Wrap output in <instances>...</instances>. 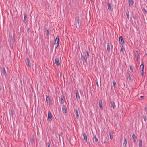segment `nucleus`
Instances as JSON below:
<instances>
[{
	"mask_svg": "<svg viewBox=\"0 0 147 147\" xmlns=\"http://www.w3.org/2000/svg\"><path fill=\"white\" fill-rule=\"evenodd\" d=\"M55 63L57 66L60 65L59 61L58 58H55Z\"/></svg>",
	"mask_w": 147,
	"mask_h": 147,
	"instance_id": "4",
	"label": "nucleus"
},
{
	"mask_svg": "<svg viewBox=\"0 0 147 147\" xmlns=\"http://www.w3.org/2000/svg\"><path fill=\"white\" fill-rule=\"evenodd\" d=\"M145 110L146 112H147V107H146L145 108Z\"/></svg>",
	"mask_w": 147,
	"mask_h": 147,
	"instance_id": "41",
	"label": "nucleus"
},
{
	"mask_svg": "<svg viewBox=\"0 0 147 147\" xmlns=\"http://www.w3.org/2000/svg\"><path fill=\"white\" fill-rule=\"evenodd\" d=\"M110 103L111 107H113V109H115L116 108V107L114 102L113 101H111Z\"/></svg>",
	"mask_w": 147,
	"mask_h": 147,
	"instance_id": "7",
	"label": "nucleus"
},
{
	"mask_svg": "<svg viewBox=\"0 0 147 147\" xmlns=\"http://www.w3.org/2000/svg\"><path fill=\"white\" fill-rule=\"evenodd\" d=\"M78 23H79V19H78Z\"/></svg>",
	"mask_w": 147,
	"mask_h": 147,
	"instance_id": "44",
	"label": "nucleus"
},
{
	"mask_svg": "<svg viewBox=\"0 0 147 147\" xmlns=\"http://www.w3.org/2000/svg\"><path fill=\"white\" fill-rule=\"evenodd\" d=\"M89 56V52L88 51H86V57L87 58H88Z\"/></svg>",
	"mask_w": 147,
	"mask_h": 147,
	"instance_id": "27",
	"label": "nucleus"
},
{
	"mask_svg": "<svg viewBox=\"0 0 147 147\" xmlns=\"http://www.w3.org/2000/svg\"><path fill=\"white\" fill-rule=\"evenodd\" d=\"M27 18V16L26 14H24V22H25V20H26Z\"/></svg>",
	"mask_w": 147,
	"mask_h": 147,
	"instance_id": "26",
	"label": "nucleus"
},
{
	"mask_svg": "<svg viewBox=\"0 0 147 147\" xmlns=\"http://www.w3.org/2000/svg\"><path fill=\"white\" fill-rule=\"evenodd\" d=\"M128 78L129 80H131V78L130 75L128 76Z\"/></svg>",
	"mask_w": 147,
	"mask_h": 147,
	"instance_id": "38",
	"label": "nucleus"
},
{
	"mask_svg": "<svg viewBox=\"0 0 147 147\" xmlns=\"http://www.w3.org/2000/svg\"><path fill=\"white\" fill-rule=\"evenodd\" d=\"M82 58H83V63H87V57L86 58V56L83 55L82 56Z\"/></svg>",
	"mask_w": 147,
	"mask_h": 147,
	"instance_id": "10",
	"label": "nucleus"
},
{
	"mask_svg": "<svg viewBox=\"0 0 147 147\" xmlns=\"http://www.w3.org/2000/svg\"><path fill=\"white\" fill-rule=\"evenodd\" d=\"M96 84H97V86L98 87L99 86V85H98V82H96Z\"/></svg>",
	"mask_w": 147,
	"mask_h": 147,
	"instance_id": "42",
	"label": "nucleus"
},
{
	"mask_svg": "<svg viewBox=\"0 0 147 147\" xmlns=\"http://www.w3.org/2000/svg\"><path fill=\"white\" fill-rule=\"evenodd\" d=\"M142 140H140L139 143V147H142Z\"/></svg>",
	"mask_w": 147,
	"mask_h": 147,
	"instance_id": "24",
	"label": "nucleus"
},
{
	"mask_svg": "<svg viewBox=\"0 0 147 147\" xmlns=\"http://www.w3.org/2000/svg\"><path fill=\"white\" fill-rule=\"evenodd\" d=\"M48 119L49 121H51L52 120V117L51 114L50 112H49L48 113Z\"/></svg>",
	"mask_w": 147,
	"mask_h": 147,
	"instance_id": "2",
	"label": "nucleus"
},
{
	"mask_svg": "<svg viewBox=\"0 0 147 147\" xmlns=\"http://www.w3.org/2000/svg\"><path fill=\"white\" fill-rule=\"evenodd\" d=\"M107 49L108 51V52H109L110 51V44L109 43H107Z\"/></svg>",
	"mask_w": 147,
	"mask_h": 147,
	"instance_id": "17",
	"label": "nucleus"
},
{
	"mask_svg": "<svg viewBox=\"0 0 147 147\" xmlns=\"http://www.w3.org/2000/svg\"><path fill=\"white\" fill-rule=\"evenodd\" d=\"M144 68V65L143 64V62H142V64L140 66V69H142V71H143Z\"/></svg>",
	"mask_w": 147,
	"mask_h": 147,
	"instance_id": "21",
	"label": "nucleus"
},
{
	"mask_svg": "<svg viewBox=\"0 0 147 147\" xmlns=\"http://www.w3.org/2000/svg\"><path fill=\"white\" fill-rule=\"evenodd\" d=\"M132 138L133 139V141L134 142H135L136 139V135L134 134H133L132 135Z\"/></svg>",
	"mask_w": 147,
	"mask_h": 147,
	"instance_id": "20",
	"label": "nucleus"
},
{
	"mask_svg": "<svg viewBox=\"0 0 147 147\" xmlns=\"http://www.w3.org/2000/svg\"><path fill=\"white\" fill-rule=\"evenodd\" d=\"M127 143L126 139L125 137L124 138V141L123 143V146L124 147H126Z\"/></svg>",
	"mask_w": 147,
	"mask_h": 147,
	"instance_id": "11",
	"label": "nucleus"
},
{
	"mask_svg": "<svg viewBox=\"0 0 147 147\" xmlns=\"http://www.w3.org/2000/svg\"><path fill=\"white\" fill-rule=\"evenodd\" d=\"M113 86L114 87H115V86L116 85V82L115 81H113Z\"/></svg>",
	"mask_w": 147,
	"mask_h": 147,
	"instance_id": "30",
	"label": "nucleus"
},
{
	"mask_svg": "<svg viewBox=\"0 0 147 147\" xmlns=\"http://www.w3.org/2000/svg\"><path fill=\"white\" fill-rule=\"evenodd\" d=\"M62 111L63 113H65V114H67V110L65 105H63L62 107Z\"/></svg>",
	"mask_w": 147,
	"mask_h": 147,
	"instance_id": "1",
	"label": "nucleus"
},
{
	"mask_svg": "<svg viewBox=\"0 0 147 147\" xmlns=\"http://www.w3.org/2000/svg\"><path fill=\"white\" fill-rule=\"evenodd\" d=\"M140 98H144V96H141Z\"/></svg>",
	"mask_w": 147,
	"mask_h": 147,
	"instance_id": "43",
	"label": "nucleus"
},
{
	"mask_svg": "<svg viewBox=\"0 0 147 147\" xmlns=\"http://www.w3.org/2000/svg\"><path fill=\"white\" fill-rule=\"evenodd\" d=\"M65 101V100L64 97L63 96H61V103L63 104L64 103Z\"/></svg>",
	"mask_w": 147,
	"mask_h": 147,
	"instance_id": "13",
	"label": "nucleus"
},
{
	"mask_svg": "<svg viewBox=\"0 0 147 147\" xmlns=\"http://www.w3.org/2000/svg\"><path fill=\"white\" fill-rule=\"evenodd\" d=\"M83 136L84 137V139L85 142H87V136L86 134L85 133H83Z\"/></svg>",
	"mask_w": 147,
	"mask_h": 147,
	"instance_id": "8",
	"label": "nucleus"
},
{
	"mask_svg": "<svg viewBox=\"0 0 147 147\" xmlns=\"http://www.w3.org/2000/svg\"><path fill=\"white\" fill-rule=\"evenodd\" d=\"M75 111L76 113V115L77 118H78L79 117V114L78 111L77 109H76L75 110Z\"/></svg>",
	"mask_w": 147,
	"mask_h": 147,
	"instance_id": "14",
	"label": "nucleus"
},
{
	"mask_svg": "<svg viewBox=\"0 0 147 147\" xmlns=\"http://www.w3.org/2000/svg\"><path fill=\"white\" fill-rule=\"evenodd\" d=\"M47 35H49V30H47Z\"/></svg>",
	"mask_w": 147,
	"mask_h": 147,
	"instance_id": "37",
	"label": "nucleus"
},
{
	"mask_svg": "<svg viewBox=\"0 0 147 147\" xmlns=\"http://www.w3.org/2000/svg\"><path fill=\"white\" fill-rule=\"evenodd\" d=\"M2 70L3 72V74L5 76H6L7 75V74L5 69V68L4 67L2 68Z\"/></svg>",
	"mask_w": 147,
	"mask_h": 147,
	"instance_id": "16",
	"label": "nucleus"
},
{
	"mask_svg": "<svg viewBox=\"0 0 147 147\" xmlns=\"http://www.w3.org/2000/svg\"><path fill=\"white\" fill-rule=\"evenodd\" d=\"M59 37L58 36H57L56 38L55 39V43L56 44H59Z\"/></svg>",
	"mask_w": 147,
	"mask_h": 147,
	"instance_id": "9",
	"label": "nucleus"
},
{
	"mask_svg": "<svg viewBox=\"0 0 147 147\" xmlns=\"http://www.w3.org/2000/svg\"><path fill=\"white\" fill-rule=\"evenodd\" d=\"M143 10L144 11L145 13H147V11L144 8H143Z\"/></svg>",
	"mask_w": 147,
	"mask_h": 147,
	"instance_id": "35",
	"label": "nucleus"
},
{
	"mask_svg": "<svg viewBox=\"0 0 147 147\" xmlns=\"http://www.w3.org/2000/svg\"><path fill=\"white\" fill-rule=\"evenodd\" d=\"M119 41L120 43H121V44H124L125 43V42L123 40V38L122 36H120L119 37Z\"/></svg>",
	"mask_w": 147,
	"mask_h": 147,
	"instance_id": "3",
	"label": "nucleus"
},
{
	"mask_svg": "<svg viewBox=\"0 0 147 147\" xmlns=\"http://www.w3.org/2000/svg\"><path fill=\"white\" fill-rule=\"evenodd\" d=\"M130 68L131 72H133V70L132 67L131 66H130Z\"/></svg>",
	"mask_w": 147,
	"mask_h": 147,
	"instance_id": "34",
	"label": "nucleus"
},
{
	"mask_svg": "<svg viewBox=\"0 0 147 147\" xmlns=\"http://www.w3.org/2000/svg\"><path fill=\"white\" fill-rule=\"evenodd\" d=\"M47 144H48V147H50V144L49 143H48Z\"/></svg>",
	"mask_w": 147,
	"mask_h": 147,
	"instance_id": "39",
	"label": "nucleus"
},
{
	"mask_svg": "<svg viewBox=\"0 0 147 147\" xmlns=\"http://www.w3.org/2000/svg\"><path fill=\"white\" fill-rule=\"evenodd\" d=\"M129 6L131 7H132L133 6V0H129Z\"/></svg>",
	"mask_w": 147,
	"mask_h": 147,
	"instance_id": "5",
	"label": "nucleus"
},
{
	"mask_svg": "<svg viewBox=\"0 0 147 147\" xmlns=\"http://www.w3.org/2000/svg\"><path fill=\"white\" fill-rule=\"evenodd\" d=\"M94 138L95 139V142L96 143H99L98 140L97 139V138L96 137V136L95 135L94 136Z\"/></svg>",
	"mask_w": 147,
	"mask_h": 147,
	"instance_id": "22",
	"label": "nucleus"
},
{
	"mask_svg": "<svg viewBox=\"0 0 147 147\" xmlns=\"http://www.w3.org/2000/svg\"><path fill=\"white\" fill-rule=\"evenodd\" d=\"M136 53H135V55L136 57V60L137 61H138V59L139 58V54H138V51H136Z\"/></svg>",
	"mask_w": 147,
	"mask_h": 147,
	"instance_id": "12",
	"label": "nucleus"
},
{
	"mask_svg": "<svg viewBox=\"0 0 147 147\" xmlns=\"http://www.w3.org/2000/svg\"><path fill=\"white\" fill-rule=\"evenodd\" d=\"M141 74L142 76H143V71H142V72L141 73Z\"/></svg>",
	"mask_w": 147,
	"mask_h": 147,
	"instance_id": "40",
	"label": "nucleus"
},
{
	"mask_svg": "<svg viewBox=\"0 0 147 147\" xmlns=\"http://www.w3.org/2000/svg\"><path fill=\"white\" fill-rule=\"evenodd\" d=\"M126 15H127V18H128V19H129V11H127V12H126Z\"/></svg>",
	"mask_w": 147,
	"mask_h": 147,
	"instance_id": "25",
	"label": "nucleus"
},
{
	"mask_svg": "<svg viewBox=\"0 0 147 147\" xmlns=\"http://www.w3.org/2000/svg\"><path fill=\"white\" fill-rule=\"evenodd\" d=\"M59 45V44H56L55 43V45L56 48L58 47Z\"/></svg>",
	"mask_w": 147,
	"mask_h": 147,
	"instance_id": "33",
	"label": "nucleus"
},
{
	"mask_svg": "<svg viewBox=\"0 0 147 147\" xmlns=\"http://www.w3.org/2000/svg\"><path fill=\"white\" fill-rule=\"evenodd\" d=\"M121 52L123 53V52H124V50H123V46H121Z\"/></svg>",
	"mask_w": 147,
	"mask_h": 147,
	"instance_id": "31",
	"label": "nucleus"
},
{
	"mask_svg": "<svg viewBox=\"0 0 147 147\" xmlns=\"http://www.w3.org/2000/svg\"><path fill=\"white\" fill-rule=\"evenodd\" d=\"M106 142L105 141V142H104V143H105Z\"/></svg>",
	"mask_w": 147,
	"mask_h": 147,
	"instance_id": "45",
	"label": "nucleus"
},
{
	"mask_svg": "<svg viewBox=\"0 0 147 147\" xmlns=\"http://www.w3.org/2000/svg\"><path fill=\"white\" fill-rule=\"evenodd\" d=\"M27 60V62L28 65V66L30 67H31V64L30 61V60L28 59V57H27L26 58Z\"/></svg>",
	"mask_w": 147,
	"mask_h": 147,
	"instance_id": "18",
	"label": "nucleus"
},
{
	"mask_svg": "<svg viewBox=\"0 0 147 147\" xmlns=\"http://www.w3.org/2000/svg\"><path fill=\"white\" fill-rule=\"evenodd\" d=\"M107 6L109 10V11H111V5L109 3H107Z\"/></svg>",
	"mask_w": 147,
	"mask_h": 147,
	"instance_id": "23",
	"label": "nucleus"
},
{
	"mask_svg": "<svg viewBox=\"0 0 147 147\" xmlns=\"http://www.w3.org/2000/svg\"><path fill=\"white\" fill-rule=\"evenodd\" d=\"M143 117L144 118V121H146V116L145 115H143Z\"/></svg>",
	"mask_w": 147,
	"mask_h": 147,
	"instance_id": "28",
	"label": "nucleus"
},
{
	"mask_svg": "<svg viewBox=\"0 0 147 147\" xmlns=\"http://www.w3.org/2000/svg\"><path fill=\"white\" fill-rule=\"evenodd\" d=\"M109 135H110V139H112V138H113V136L111 134V133H109Z\"/></svg>",
	"mask_w": 147,
	"mask_h": 147,
	"instance_id": "32",
	"label": "nucleus"
},
{
	"mask_svg": "<svg viewBox=\"0 0 147 147\" xmlns=\"http://www.w3.org/2000/svg\"><path fill=\"white\" fill-rule=\"evenodd\" d=\"M30 28H28L27 30V31L28 33L30 31Z\"/></svg>",
	"mask_w": 147,
	"mask_h": 147,
	"instance_id": "36",
	"label": "nucleus"
},
{
	"mask_svg": "<svg viewBox=\"0 0 147 147\" xmlns=\"http://www.w3.org/2000/svg\"><path fill=\"white\" fill-rule=\"evenodd\" d=\"M76 92V98L78 100H80V97L79 95L78 92V90H76L75 91Z\"/></svg>",
	"mask_w": 147,
	"mask_h": 147,
	"instance_id": "6",
	"label": "nucleus"
},
{
	"mask_svg": "<svg viewBox=\"0 0 147 147\" xmlns=\"http://www.w3.org/2000/svg\"><path fill=\"white\" fill-rule=\"evenodd\" d=\"M46 101L47 104L50 103V100L49 97L48 96H46Z\"/></svg>",
	"mask_w": 147,
	"mask_h": 147,
	"instance_id": "15",
	"label": "nucleus"
},
{
	"mask_svg": "<svg viewBox=\"0 0 147 147\" xmlns=\"http://www.w3.org/2000/svg\"><path fill=\"white\" fill-rule=\"evenodd\" d=\"M11 115L12 116L13 115V109L11 110Z\"/></svg>",
	"mask_w": 147,
	"mask_h": 147,
	"instance_id": "29",
	"label": "nucleus"
},
{
	"mask_svg": "<svg viewBox=\"0 0 147 147\" xmlns=\"http://www.w3.org/2000/svg\"><path fill=\"white\" fill-rule=\"evenodd\" d=\"M102 100H100L99 102V105L100 109L102 108Z\"/></svg>",
	"mask_w": 147,
	"mask_h": 147,
	"instance_id": "19",
	"label": "nucleus"
}]
</instances>
